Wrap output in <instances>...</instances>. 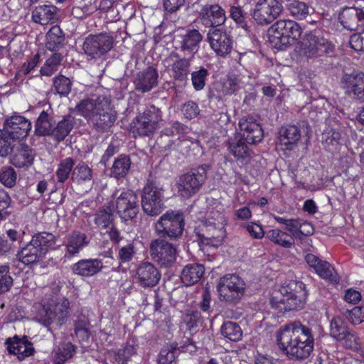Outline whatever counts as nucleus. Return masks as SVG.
I'll return each mask as SVG.
<instances>
[{
	"instance_id": "obj_28",
	"label": "nucleus",
	"mask_w": 364,
	"mask_h": 364,
	"mask_svg": "<svg viewBox=\"0 0 364 364\" xmlns=\"http://www.w3.org/2000/svg\"><path fill=\"white\" fill-rule=\"evenodd\" d=\"M89 243L85 233L73 232L67 238L65 257H73L77 255Z\"/></svg>"
},
{
	"instance_id": "obj_51",
	"label": "nucleus",
	"mask_w": 364,
	"mask_h": 364,
	"mask_svg": "<svg viewBox=\"0 0 364 364\" xmlns=\"http://www.w3.org/2000/svg\"><path fill=\"white\" fill-rule=\"evenodd\" d=\"M294 222L295 227H293L291 232L294 237H298L299 235L309 236L314 232V228L311 223L301 219H294Z\"/></svg>"
},
{
	"instance_id": "obj_53",
	"label": "nucleus",
	"mask_w": 364,
	"mask_h": 364,
	"mask_svg": "<svg viewBox=\"0 0 364 364\" xmlns=\"http://www.w3.org/2000/svg\"><path fill=\"white\" fill-rule=\"evenodd\" d=\"M16 178V173L11 166L3 167L0 171V181L6 187L14 186Z\"/></svg>"
},
{
	"instance_id": "obj_56",
	"label": "nucleus",
	"mask_w": 364,
	"mask_h": 364,
	"mask_svg": "<svg viewBox=\"0 0 364 364\" xmlns=\"http://www.w3.org/2000/svg\"><path fill=\"white\" fill-rule=\"evenodd\" d=\"M13 284V279L9 274L8 265L0 266V294L8 291Z\"/></svg>"
},
{
	"instance_id": "obj_52",
	"label": "nucleus",
	"mask_w": 364,
	"mask_h": 364,
	"mask_svg": "<svg viewBox=\"0 0 364 364\" xmlns=\"http://www.w3.org/2000/svg\"><path fill=\"white\" fill-rule=\"evenodd\" d=\"M16 142L15 139L4 135V132L0 129V156L4 158L11 154Z\"/></svg>"
},
{
	"instance_id": "obj_57",
	"label": "nucleus",
	"mask_w": 364,
	"mask_h": 364,
	"mask_svg": "<svg viewBox=\"0 0 364 364\" xmlns=\"http://www.w3.org/2000/svg\"><path fill=\"white\" fill-rule=\"evenodd\" d=\"M342 138V133L336 128L324 130L322 133L323 143L326 145H336Z\"/></svg>"
},
{
	"instance_id": "obj_61",
	"label": "nucleus",
	"mask_w": 364,
	"mask_h": 364,
	"mask_svg": "<svg viewBox=\"0 0 364 364\" xmlns=\"http://www.w3.org/2000/svg\"><path fill=\"white\" fill-rule=\"evenodd\" d=\"M136 247L133 243H128L122 247L118 252V259L121 262H130L136 254Z\"/></svg>"
},
{
	"instance_id": "obj_59",
	"label": "nucleus",
	"mask_w": 364,
	"mask_h": 364,
	"mask_svg": "<svg viewBox=\"0 0 364 364\" xmlns=\"http://www.w3.org/2000/svg\"><path fill=\"white\" fill-rule=\"evenodd\" d=\"M116 6L117 4H115L114 0H101L99 9L106 12L107 15H110L112 21H117L119 17H118L119 13L117 9H116ZM107 18H109L108 16H107Z\"/></svg>"
},
{
	"instance_id": "obj_17",
	"label": "nucleus",
	"mask_w": 364,
	"mask_h": 364,
	"mask_svg": "<svg viewBox=\"0 0 364 364\" xmlns=\"http://www.w3.org/2000/svg\"><path fill=\"white\" fill-rule=\"evenodd\" d=\"M134 279L140 287L149 288L159 283L161 274L154 264L149 262H144L136 268Z\"/></svg>"
},
{
	"instance_id": "obj_9",
	"label": "nucleus",
	"mask_w": 364,
	"mask_h": 364,
	"mask_svg": "<svg viewBox=\"0 0 364 364\" xmlns=\"http://www.w3.org/2000/svg\"><path fill=\"white\" fill-rule=\"evenodd\" d=\"M160 121L161 110L154 105H150L136 117L132 126V132L135 136H150L155 132Z\"/></svg>"
},
{
	"instance_id": "obj_63",
	"label": "nucleus",
	"mask_w": 364,
	"mask_h": 364,
	"mask_svg": "<svg viewBox=\"0 0 364 364\" xmlns=\"http://www.w3.org/2000/svg\"><path fill=\"white\" fill-rule=\"evenodd\" d=\"M348 318L354 325L364 322V306H355L348 311Z\"/></svg>"
},
{
	"instance_id": "obj_13",
	"label": "nucleus",
	"mask_w": 364,
	"mask_h": 364,
	"mask_svg": "<svg viewBox=\"0 0 364 364\" xmlns=\"http://www.w3.org/2000/svg\"><path fill=\"white\" fill-rule=\"evenodd\" d=\"M282 9L278 0H262L256 4L252 18L258 24H268L281 14Z\"/></svg>"
},
{
	"instance_id": "obj_30",
	"label": "nucleus",
	"mask_w": 364,
	"mask_h": 364,
	"mask_svg": "<svg viewBox=\"0 0 364 364\" xmlns=\"http://www.w3.org/2000/svg\"><path fill=\"white\" fill-rule=\"evenodd\" d=\"M158 74L156 70H143L137 73L134 80L136 90L147 92L157 82Z\"/></svg>"
},
{
	"instance_id": "obj_64",
	"label": "nucleus",
	"mask_w": 364,
	"mask_h": 364,
	"mask_svg": "<svg viewBox=\"0 0 364 364\" xmlns=\"http://www.w3.org/2000/svg\"><path fill=\"white\" fill-rule=\"evenodd\" d=\"M208 75L207 70H198L193 72L192 82L194 88L197 90H202L205 86V80Z\"/></svg>"
},
{
	"instance_id": "obj_54",
	"label": "nucleus",
	"mask_w": 364,
	"mask_h": 364,
	"mask_svg": "<svg viewBox=\"0 0 364 364\" xmlns=\"http://www.w3.org/2000/svg\"><path fill=\"white\" fill-rule=\"evenodd\" d=\"M53 85L56 92L61 96H67L71 90V81L64 75L56 77L54 79Z\"/></svg>"
},
{
	"instance_id": "obj_40",
	"label": "nucleus",
	"mask_w": 364,
	"mask_h": 364,
	"mask_svg": "<svg viewBox=\"0 0 364 364\" xmlns=\"http://www.w3.org/2000/svg\"><path fill=\"white\" fill-rule=\"evenodd\" d=\"M245 139L240 136H235L228 141L230 152L236 158H245L250 154V150Z\"/></svg>"
},
{
	"instance_id": "obj_29",
	"label": "nucleus",
	"mask_w": 364,
	"mask_h": 364,
	"mask_svg": "<svg viewBox=\"0 0 364 364\" xmlns=\"http://www.w3.org/2000/svg\"><path fill=\"white\" fill-rule=\"evenodd\" d=\"M205 268L203 264L191 263L186 264L181 273V279L186 286H191L200 281L204 274Z\"/></svg>"
},
{
	"instance_id": "obj_26",
	"label": "nucleus",
	"mask_w": 364,
	"mask_h": 364,
	"mask_svg": "<svg viewBox=\"0 0 364 364\" xmlns=\"http://www.w3.org/2000/svg\"><path fill=\"white\" fill-rule=\"evenodd\" d=\"M58 9L53 5H41L32 11V19L41 25L55 23L58 19Z\"/></svg>"
},
{
	"instance_id": "obj_16",
	"label": "nucleus",
	"mask_w": 364,
	"mask_h": 364,
	"mask_svg": "<svg viewBox=\"0 0 364 364\" xmlns=\"http://www.w3.org/2000/svg\"><path fill=\"white\" fill-rule=\"evenodd\" d=\"M238 126L241 132V136L245 139L247 143L255 144L262 140L263 130L255 117L244 116L240 119Z\"/></svg>"
},
{
	"instance_id": "obj_2",
	"label": "nucleus",
	"mask_w": 364,
	"mask_h": 364,
	"mask_svg": "<svg viewBox=\"0 0 364 364\" xmlns=\"http://www.w3.org/2000/svg\"><path fill=\"white\" fill-rule=\"evenodd\" d=\"M75 110L99 132H107L116 120L109 100L104 97L93 95L83 99L76 105Z\"/></svg>"
},
{
	"instance_id": "obj_11",
	"label": "nucleus",
	"mask_w": 364,
	"mask_h": 364,
	"mask_svg": "<svg viewBox=\"0 0 364 364\" xmlns=\"http://www.w3.org/2000/svg\"><path fill=\"white\" fill-rule=\"evenodd\" d=\"M112 196L115 198L113 207L123 220H131L136 216L139 205L137 195L134 191H117Z\"/></svg>"
},
{
	"instance_id": "obj_5",
	"label": "nucleus",
	"mask_w": 364,
	"mask_h": 364,
	"mask_svg": "<svg viewBox=\"0 0 364 364\" xmlns=\"http://www.w3.org/2000/svg\"><path fill=\"white\" fill-rule=\"evenodd\" d=\"M70 302L67 299H60L53 305L41 306L35 316V319L43 326L52 328H58L68 320Z\"/></svg>"
},
{
	"instance_id": "obj_24",
	"label": "nucleus",
	"mask_w": 364,
	"mask_h": 364,
	"mask_svg": "<svg viewBox=\"0 0 364 364\" xmlns=\"http://www.w3.org/2000/svg\"><path fill=\"white\" fill-rule=\"evenodd\" d=\"M103 267L102 262L98 259H80L75 263L71 268L75 274L90 277L99 273Z\"/></svg>"
},
{
	"instance_id": "obj_23",
	"label": "nucleus",
	"mask_w": 364,
	"mask_h": 364,
	"mask_svg": "<svg viewBox=\"0 0 364 364\" xmlns=\"http://www.w3.org/2000/svg\"><path fill=\"white\" fill-rule=\"evenodd\" d=\"M203 232L200 235L201 242L206 245L218 247L225 236V227L210 225L204 222Z\"/></svg>"
},
{
	"instance_id": "obj_38",
	"label": "nucleus",
	"mask_w": 364,
	"mask_h": 364,
	"mask_svg": "<svg viewBox=\"0 0 364 364\" xmlns=\"http://www.w3.org/2000/svg\"><path fill=\"white\" fill-rule=\"evenodd\" d=\"M266 237L271 242L284 248H290L294 245V236L279 229H272L267 232Z\"/></svg>"
},
{
	"instance_id": "obj_32",
	"label": "nucleus",
	"mask_w": 364,
	"mask_h": 364,
	"mask_svg": "<svg viewBox=\"0 0 364 364\" xmlns=\"http://www.w3.org/2000/svg\"><path fill=\"white\" fill-rule=\"evenodd\" d=\"M46 38V47L48 50L58 51L65 44V33L58 26H52Z\"/></svg>"
},
{
	"instance_id": "obj_50",
	"label": "nucleus",
	"mask_w": 364,
	"mask_h": 364,
	"mask_svg": "<svg viewBox=\"0 0 364 364\" xmlns=\"http://www.w3.org/2000/svg\"><path fill=\"white\" fill-rule=\"evenodd\" d=\"M338 341L347 349L358 351L360 348V341L357 333L350 329Z\"/></svg>"
},
{
	"instance_id": "obj_37",
	"label": "nucleus",
	"mask_w": 364,
	"mask_h": 364,
	"mask_svg": "<svg viewBox=\"0 0 364 364\" xmlns=\"http://www.w3.org/2000/svg\"><path fill=\"white\" fill-rule=\"evenodd\" d=\"M301 50L307 58L317 57L318 50V38L316 36V31H310L306 33L301 43Z\"/></svg>"
},
{
	"instance_id": "obj_3",
	"label": "nucleus",
	"mask_w": 364,
	"mask_h": 364,
	"mask_svg": "<svg viewBox=\"0 0 364 364\" xmlns=\"http://www.w3.org/2000/svg\"><path fill=\"white\" fill-rule=\"evenodd\" d=\"M305 296L304 284L301 282L292 280L273 291L270 304L279 312L298 310L303 306Z\"/></svg>"
},
{
	"instance_id": "obj_4",
	"label": "nucleus",
	"mask_w": 364,
	"mask_h": 364,
	"mask_svg": "<svg viewBox=\"0 0 364 364\" xmlns=\"http://www.w3.org/2000/svg\"><path fill=\"white\" fill-rule=\"evenodd\" d=\"M301 33V27L292 20H279L267 31L270 44L278 50H284L295 44Z\"/></svg>"
},
{
	"instance_id": "obj_60",
	"label": "nucleus",
	"mask_w": 364,
	"mask_h": 364,
	"mask_svg": "<svg viewBox=\"0 0 364 364\" xmlns=\"http://www.w3.org/2000/svg\"><path fill=\"white\" fill-rule=\"evenodd\" d=\"M240 80L235 75H229L223 83V92L225 95H232L240 87Z\"/></svg>"
},
{
	"instance_id": "obj_58",
	"label": "nucleus",
	"mask_w": 364,
	"mask_h": 364,
	"mask_svg": "<svg viewBox=\"0 0 364 364\" xmlns=\"http://www.w3.org/2000/svg\"><path fill=\"white\" fill-rule=\"evenodd\" d=\"M320 277L333 283H336L338 281L333 267L326 261L320 260Z\"/></svg>"
},
{
	"instance_id": "obj_12",
	"label": "nucleus",
	"mask_w": 364,
	"mask_h": 364,
	"mask_svg": "<svg viewBox=\"0 0 364 364\" xmlns=\"http://www.w3.org/2000/svg\"><path fill=\"white\" fill-rule=\"evenodd\" d=\"M150 255L161 267H169L176 262L177 250L173 244L163 239H156L150 243Z\"/></svg>"
},
{
	"instance_id": "obj_7",
	"label": "nucleus",
	"mask_w": 364,
	"mask_h": 364,
	"mask_svg": "<svg viewBox=\"0 0 364 364\" xmlns=\"http://www.w3.org/2000/svg\"><path fill=\"white\" fill-rule=\"evenodd\" d=\"M245 283L235 274H227L220 278L217 285L220 299L229 303H237L244 296Z\"/></svg>"
},
{
	"instance_id": "obj_48",
	"label": "nucleus",
	"mask_w": 364,
	"mask_h": 364,
	"mask_svg": "<svg viewBox=\"0 0 364 364\" xmlns=\"http://www.w3.org/2000/svg\"><path fill=\"white\" fill-rule=\"evenodd\" d=\"M350 330L342 318L336 316L330 323V335L334 339L339 341Z\"/></svg>"
},
{
	"instance_id": "obj_43",
	"label": "nucleus",
	"mask_w": 364,
	"mask_h": 364,
	"mask_svg": "<svg viewBox=\"0 0 364 364\" xmlns=\"http://www.w3.org/2000/svg\"><path fill=\"white\" fill-rule=\"evenodd\" d=\"M221 334L231 341L237 342L242 337V331L235 322L228 321L223 323L220 328Z\"/></svg>"
},
{
	"instance_id": "obj_19",
	"label": "nucleus",
	"mask_w": 364,
	"mask_h": 364,
	"mask_svg": "<svg viewBox=\"0 0 364 364\" xmlns=\"http://www.w3.org/2000/svg\"><path fill=\"white\" fill-rule=\"evenodd\" d=\"M338 20L344 28L358 30L364 26V10L358 7H346L340 13Z\"/></svg>"
},
{
	"instance_id": "obj_36",
	"label": "nucleus",
	"mask_w": 364,
	"mask_h": 364,
	"mask_svg": "<svg viewBox=\"0 0 364 364\" xmlns=\"http://www.w3.org/2000/svg\"><path fill=\"white\" fill-rule=\"evenodd\" d=\"M301 138L299 128L295 125H287L281 128L279 131V141L281 144L287 146V149H291L289 146L296 144Z\"/></svg>"
},
{
	"instance_id": "obj_62",
	"label": "nucleus",
	"mask_w": 364,
	"mask_h": 364,
	"mask_svg": "<svg viewBox=\"0 0 364 364\" xmlns=\"http://www.w3.org/2000/svg\"><path fill=\"white\" fill-rule=\"evenodd\" d=\"M43 59H46L44 66L52 68L61 65L63 56L57 51L49 50V52H47L46 50V58H43Z\"/></svg>"
},
{
	"instance_id": "obj_42",
	"label": "nucleus",
	"mask_w": 364,
	"mask_h": 364,
	"mask_svg": "<svg viewBox=\"0 0 364 364\" xmlns=\"http://www.w3.org/2000/svg\"><path fill=\"white\" fill-rule=\"evenodd\" d=\"M73 126L74 117L71 115H67L54 127L53 135L57 141H61L69 134Z\"/></svg>"
},
{
	"instance_id": "obj_44",
	"label": "nucleus",
	"mask_w": 364,
	"mask_h": 364,
	"mask_svg": "<svg viewBox=\"0 0 364 364\" xmlns=\"http://www.w3.org/2000/svg\"><path fill=\"white\" fill-rule=\"evenodd\" d=\"M131 161L129 156L121 155L114 161L111 168L112 175L117 178H124L130 169Z\"/></svg>"
},
{
	"instance_id": "obj_47",
	"label": "nucleus",
	"mask_w": 364,
	"mask_h": 364,
	"mask_svg": "<svg viewBox=\"0 0 364 364\" xmlns=\"http://www.w3.org/2000/svg\"><path fill=\"white\" fill-rule=\"evenodd\" d=\"M113 220V214L112 213L111 210L109 208L100 209L94 215L93 221L97 228L100 229L109 228V227L112 225Z\"/></svg>"
},
{
	"instance_id": "obj_10",
	"label": "nucleus",
	"mask_w": 364,
	"mask_h": 364,
	"mask_svg": "<svg viewBox=\"0 0 364 364\" xmlns=\"http://www.w3.org/2000/svg\"><path fill=\"white\" fill-rule=\"evenodd\" d=\"M184 225V218L181 213L168 211L158 220L155 224V230L158 234L176 239L182 235Z\"/></svg>"
},
{
	"instance_id": "obj_15",
	"label": "nucleus",
	"mask_w": 364,
	"mask_h": 364,
	"mask_svg": "<svg viewBox=\"0 0 364 364\" xmlns=\"http://www.w3.org/2000/svg\"><path fill=\"white\" fill-rule=\"evenodd\" d=\"M113 46V36L101 33L88 36L83 43L85 53L90 56H101L107 53Z\"/></svg>"
},
{
	"instance_id": "obj_18",
	"label": "nucleus",
	"mask_w": 364,
	"mask_h": 364,
	"mask_svg": "<svg viewBox=\"0 0 364 364\" xmlns=\"http://www.w3.org/2000/svg\"><path fill=\"white\" fill-rule=\"evenodd\" d=\"M199 18L205 27L215 28L223 24L226 20L225 10L218 4H206L200 12Z\"/></svg>"
},
{
	"instance_id": "obj_21",
	"label": "nucleus",
	"mask_w": 364,
	"mask_h": 364,
	"mask_svg": "<svg viewBox=\"0 0 364 364\" xmlns=\"http://www.w3.org/2000/svg\"><path fill=\"white\" fill-rule=\"evenodd\" d=\"M208 40L211 48L219 55L223 56L229 53L232 49L230 36L218 28H212L208 33Z\"/></svg>"
},
{
	"instance_id": "obj_33",
	"label": "nucleus",
	"mask_w": 364,
	"mask_h": 364,
	"mask_svg": "<svg viewBox=\"0 0 364 364\" xmlns=\"http://www.w3.org/2000/svg\"><path fill=\"white\" fill-rule=\"evenodd\" d=\"M93 178L92 169L85 162L80 161L74 166L70 180L77 185H83L92 181Z\"/></svg>"
},
{
	"instance_id": "obj_31",
	"label": "nucleus",
	"mask_w": 364,
	"mask_h": 364,
	"mask_svg": "<svg viewBox=\"0 0 364 364\" xmlns=\"http://www.w3.org/2000/svg\"><path fill=\"white\" fill-rule=\"evenodd\" d=\"M16 256L18 261L25 265L36 264L44 257V255L31 240L18 252Z\"/></svg>"
},
{
	"instance_id": "obj_55",
	"label": "nucleus",
	"mask_w": 364,
	"mask_h": 364,
	"mask_svg": "<svg viewBox=\"0 0 364 364\" xmlns=\"http://www.w3.org/2000/svg\"><path fill=\"white\" fill-rule=\"evenodd\" d=\"M230 18L236 23V24L245 31L248 30L247 23L246 21V16L240 6H232L230 11Z\"/></svg>"
},
{
	"instance_id": "obj_1",
	"label": "nucleus",
	"mask_w": 364,
	"mask_h": 364,
	"mask_svg": "<svg viewBox=\"0 0 364 364\" xmlns=\"http://www.w3.org/2000/svg\"><path fill=\"white\" fill-rule=\"evenodd\" d=\"M279 348L290 358L303 360L314 348L311 329L300 322H293L280 328L277 334Z\"/></svg>"
},
{
	"instance_id": "obj_34",
	"label": "nucleus",
	"mask_w": 364,
	"mask_h": 364,
	"mask_svg": "<svg viewBox=\"0 0 364 364\" xmlns=\"http://www.w3.org/2000/svg\"><path fill=\"white\" fill-rule=\"evenodd\" d=\"M31 241L45 256L50 250L55 248L57 237L52 233L43 232L34 235Z\"/></svg>"
},
{
	"instance_id": "obj_35",
	"label": "nucleus",
	"mask_w": 364,
	"mask_h": 364,
	"mask_svg": "<svg viewBox=\"0 0 364 364\" xmlns=\"http://www.w3.org/2000/svg\"><path fill=\"white\" fill-rule=\"evenodd\" d=\"M76 351V347L71 343H64L55 348L52 353L53 364H64L73 358Z\"/></svg>"
},
{
	"instance_id": "obj_27",
	"label": "nucleus",
	"mask_w": 364,
	"mask_h": 364,
	"mask_svg": "<svg viewBox=\"0 0 364 364\" xmlns=\"http://www.w3.org/2000/svg\"><path fill=\"white\" fill-rule=\"evenodd\" d=\"M34 157V151L28 145L21 144L11 157V162L17 168L28 167L33 164Z\"/></svg>"
},
{
	"instance_id": "obj_6",
	"label": "nucleus",
	"mask_w": 364,
	"mask_h": 364,
	"mask_svg": "<svg viewBox=\"0 0 364 364\" xmlns=\"http://www.w3.org/2000/svg\"><path fill=\"white\" fill-rule=\"evenodd\" d=\"M164 188L156 181L149 179L143 188L141 207L148 215H159L164 208Z\"/></svg>"
},
{
	"instance_id": "obj_49",
	"label": "nucleus",
	"mask_w": 364,
	"mask_h": 364,
	"mask_svg": "<svg viewBox=\"0 0 364 364\" xmlns=\"http://www.w3.org/2000/svg\"><path fill=\"white\" fill-rule=\"evenodd\" d=\"M178 346L177 344H171L164 346L160 351L159 355V364H172L177 357Z\"/></svg>"
},
{
	"instance_id": "obj_14",
	"label": "nucleus",
	"mask_w": 364,
	"mask_h": 364,
	"mask_svg": "<svg viewBox=\"0 0 364 364\" xmlns=\"http://www.w3.org/2000/svg\"><path fill=\"white\" fill-rule=\"evenodd\" d=\"M31 129V122L21 115H13L6 119L2 131L17 142L25 139Z\"/></svg>"
},
{
	"instance_id": "obj_25",
	"label": "nucleus",
	"mask_w": 364,
	"mask_h": 364,
	"mask_svg": "<svg viewBox=\"0 0 364 364\" xmlns=\"http://www.w3.org/2000/svg\"><path fill=\"white\" fill-rule=\"evenodd\" d=\"M176 37L182 50L193 54L198 51L199 43L203 39L202 35L196 29L186 30L184 33L177 35Z\"/></svg>"
},
{
	"instance_id": "obj_45",
	"label": "nucleus",
	"mask_w": 364,
	"mask_h": 364,
	"mask_svg": "<svg viewBox=\"0 0 364 364\" xmlns=\"http://www.w3.org/2000/svg\"><path fill=\"white\" fill-rule=\"evenodd\" d=\"M35 129L36 133L40 136L53 134V124L45 111H43L37 119Z\"/></svg>"
},
{
	"instance_id": "obj_8",
	"label": "nucleus",
	"mask_w": 364,
	"mask_h": 364,
	"mask_svg": "<svg viewBox=\"0 0 364 364\" xmlns=\"http://www.w3.org/2000/svg\"><path fill=\"white\" fill-rule=\"evenodd\" d=\"M209 168V165L203 164L181 176L178 182V193L183 198H190L196 193L205 182Z\"/></svg>"
},
{
	"instance_id": "obj_39",
	"label": "nucleus",
	"mask_w": 364,
	"mask_h": 364,
	"mask_svg": "<svg viewBox=\"0 0 364 364\" xmlns=\"http://www.w3.org/2000/svg\"><path fill=\"white\" fill-rule=\"evenodd\" d=\"M75 161L72 157H67L60 161L55 171V176L58 183H64L71 177Z\"/></svg>"
},
{
	"instance_id": "obj_41",
	"label": "nucleus",
	"mask_w": 364,
	"mask_h": 364,
	"mask_svg": "<svg viewBox=\"0 0 364 364\" xmlns=\"http://www.w3.org/2000/svg\"><path fill=\"white\" fill-rule=\"evenodd\" d=\"M287 7L291 15L297 20H303L315 12L313 7L299 0L287 4Z\"/></svg>"
},
{
	"instance_id": "obj_46",
	"label": "nucleus",
	"mask_w": 364,
	"mask_h": 364,
	"mask_svg": "<svg viewBox=\"0 0 364 364\" xmlns=\"http://www.w3.org/2000/svg\"><path fill=\"white\" fill-rule=\"evenodd\" d=\"M223 212L224 208L223 205L220 203H217L208 211L205 222L208 223L210 225H216L221 228L225 227L226 225V218Z\"/></svg>"
},
{
	"instance_id": "obj_22",
	"label": "nucleus",
	"mask_w": 364,
	"mask_h": 364,
	"mask_svg": "<svg viewBox=\"0 0 364 364\" xmlns=\"http://www.w3.org/2000/svg\"><path fill=\"white\" fill-rule=\"evenodd\" d=\"M5 343L7 345L9 353L16 355L20 360H24L34 353L32 343L27 340L26 337L20 338L15 336L6 339Z\"/></svg>"
},
{
	"instance_id": "obj_20",
	"label": "nucleus",
	"mask_w": 364,
	"mask_h": 364,
	"mask_svg": "<svg viewBox=\"0 0 364 364\" xmlns=\"http://www.w3.org/2000/svg\"><path fill=\"white\" fill-rule=\"evenodd\" d=\"M343 83L346 92L353 93L358 99L364 101V73L353 70L343 77Z\"/></svg>"
}]
</instances>
